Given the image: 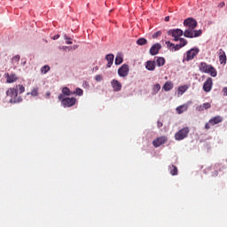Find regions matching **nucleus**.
Here are the masks:
<instances>
[{"mask_svg": "<svg viewBox=\"0 0 227 227\" xmlns=\"http://www.w3.org/2000/svg\"><path fill=\"white\" fill-rule=\"evenodd\" d=\"M157 127H158L159 129H160L161 127H163V123H162L160 121H157Z\"/></svg>", "mask_w": 227, "mask_h": 227, "instance_id": "nucleus-37", "label": "nucleus"}, {"mask_svg": "<svg viewBox=\"0 0 227 227\" xmlns=\"http://www.w3.org/2000/svg\"><path fill=\"white\" fill-rule=\"evenodd\" d=\"M188 135H189V128L184 127L176 133V136H175L176 141L184 140V138L188 137Z\"/></svg>", "mask_w": 227, "mask_h": 227, "instance_id": "nucleus-6", "label": "nucleus"}, {"mask_svg": "<svg viewBox=\"0 0 227 227\" xmlns=\"http://www.w3.org/2000/svg\"><path fill=\"white\" fill-rule=\"evenodd\" d=\"M204 129H210V124H209V123H206V124L204 125Z\"/></svg>", "mask_w": 227, "mask_h": 227, "instance_id": "nucleus-41", "label": "nucleus"}, {"mask_svg": "<svg viewBox=\"0 0 227 227\" xmlns=\"http://www.w3.org/2000/svg\"><path fill=\"white\" fill-rule=\"evenodd\" d=\"M49 70H51V67H49V66H43L41 68L42 74H47V72H49Z\"/></svg>", "mask_w": 227, "mask_h": 227, "instance_id": "nucleus-27", "label": "nucleus"}, {"mask_svg": "<svg viewBox=\"0 0 227 227\" xmlns=\"http://www.w3.org/2000/svg\"><path fill=\"white\" fill-rule=\"evenodd\" d=\"M72 96L73 95V91L70 90V89L67 88V87H64L62 88V94H60L59 96Z\"/></svg>", "mask_w": 227, "mask_h": 227, "instance_id": "nucleus-20", "label": "nucleus"}, {"mask_svg": "<svg viewBox=\"0 0 227 227\" xmlns=\"http://www.w3.org/2000/svg\"><path fill=\"white\" fill-rule=\"evenodd\" d=\"M166 142H168V137L165 136L159 137L153 141V145H154L155 148L160 147V145H165Z\"/></svg>", "mask_w": 227, "mask_h": 227, "instance_id": "nucleus-8", "label": "nucleus"}, {"mask_svg": "<svg viewBox=\"0 0 227 227\" xmlns=\"http://www.w3.org/2000/svg\"><path fill=\"white\" fill-rule=\"evenodd\" d=\"M153 90L154 91L153 94L157 93L159 90H160V87L157 86V87H154L153 89Z\"/></svg>", "mask_w": 227, "mask_h": 227, "instance_id": "nucleus-36", "label": "nucleus"}, {"mask_svg": "<svg viewBox=\"0 0 227 227\" xmlns=\"http://www.w3.org/2000/svg\"><path fill=\"white\" fill-rule=\"evenodd\" d=\"M165 22H169V16L165 17Z\"/></svg>", "mask_w": 227, "mask_h": 227, "instance_id": "nucleus-45", "label": "nucleus"}, {"mask_svg": "<svg viewBox=\"0 0 227 227\" xmlns=\"http://www.w3.org/2000/svg\"><path fill=\"white\" fill-rule=\"evenodd\" d=\"M212 90V87L210 86H204L203 90L206 91V93H208Z\"/></svg>", "mask_w": 227, "mask_h": 227, "instance_id": "nucleus-33", "label": "nucleus"}, {"mask_svg": "<svg viewBox=\"0 0 227 227\" xmlns=\"http://www.w3.org/2000/svg\"><path fill=\"white\" fill-rule=\"evenodd\" d=\"M106 59L107 61V68H111L113 67V63H114V54L110 53L106 56Z\"/></svg>", "mask_w": 227, "mask_h": 227, "instance_id": "nucleus-12", "label": "nucleus"}, {"mask_svg": "<svg viewBox=\"0 0 227 227\" xmlns=\"http://www.w3.org/2000/svg\"><path fill=\"white\" fill-rule=\"evenodd\" d=\"M222 122H223L222 116H215L214 118L210 119L209 122H207V123H209L210 126H215L218 123H222Z\"/></svg>", "mask_w": 227, "mask_h": 227, "instance_id": "nucleus-13", "label": "nucleus"}, {"mask_svg": "<svg viewBox=\"0 0 227 227\" xmlns=\"http://www.w3.org/2000/svg\"><path fill=\"white\" fill-rule=\"evenodd\" d=\"M224 5H225L224 2H222V3H220V4H218V7H219V8H224Z\"/></svg>", "mask_w": 227, "mask_h": 227, "instance_id": "nucleus-40", "label": "nucleus"}, {"mask_svg": "<svg viewBox=\"0 0 227 227\" xmlns=\"http://www.w3.org/2000/svg\"><path fill=\"white\" fill-rule=\"evenodd\" d=\"M145 68L150 72H153L155 70V61L154 60H148L145 62Z\"/></svg>", "mask_w": 227, "mask_h": 227, "instance_id": "nucleus-16", "label": "nucleus"}, {"mask_svg": "<svg viewBox=\"0 0 227 227\" xmlns=\"http://www.w3.org/2000/svg\"><path fill=\"white\" fill-rule=\"evenodd\" d=\"M163 86H173V83L171 82H167Z\"/></svg>", "mask_w": 227, "mask_h": 227, "instance_id": "nucleus-39", "label": "nucleus"}, {"mask_svg": "<svg viewBox=\"0 0 227 227\" xmlns=\"http://www.w3.org/2000/svg\"><path fill=\"white\" fill-rule=\"evenodd\" d=\"M123 63V55L121 53H117L115 58V65H121Z\"/></svg>", "mask_w": 227, "mask_h": 227, "instance_id": "nucleus-21", "label": "nucleus"}, {"mask_svg": "<svg viewBox=\"0 0 227 227\" xmlns=\"http://www.w3.org/2000/svg\"><path fill=\"white\" fill-rule=\"evenodd\" d=\"M187 90H188V87H184V86L178 87L177 95L182 96L183 93H184Z\"/></svg>", "mask_w": 227, "mask_h": 227, "instance_id": "nucleus-24", "label": "nucleus"}, {"mask_svg": "<svg viewBox=\"0 0 227 227\" xmlns=\"http://www.w3.org/2000/svg\"><path fill=\"white\" fill-rule=\"evenodd\" d=\"M184 26L187 27L184 33V36H185V38H198V36H201V35H203V31H201V29L194 30L198 27V21L193 18L184 20Z\"/></svg>", "mask_w": 227, "mask_h": 227, "instance_id": "nucleus-1", "label": "nucleus"}, {"mask_svg": "<svg viewBox=\"0 0 227 227\" xmlns=\"http://www.w3.org/2000/svg\"><path fill=\"white\" fill-rule=\"evenodd\" d=\"M137 45H146V43H148V40L142 37L137 40Z\"/></svg>", "mask_w": 227, "mask_h": 227, "instance_id": "nucleus-23", "label": "nucleus"}, {"mask_svg": "<svg viewBox=\"0 0 227 227\" xmlns=\"http://www.w3.org/2000/svg\"><path fill=\"white\" fill-rule=\"evenodd\" d=\"M95 79H96V81H97L98 82H100L103 78H102V75L97 74L96 77H95Z\"/></svg>", "mask_w": 227, "mask_h": 227, "instance_id": "nucleus-34", "label": "nucleus"}, {"mask_svg": "<svg viewBox=\"0 0 227 227\" xmlns=\"http://www.w3.org/2000/svg\"><path fill=\"white\" fill-rule=\"evenodd\" d=\"M73 95L76 94V96L82 97L83 94L82 89L76 88V90L72 91Z\"/></svg>", "mask_w": 227, "mask_h": 227, "instance_id": "nucleus-25", "label": "nucleus"}, {"mask_svg": "<svg viewBox=\"0 0 227 227\" xmlns=\"http://www.w3.org/2000/svg\"><path fill=\"white\" fill-rule=\"evenodd\" d=\"M24 87H12L6 91L7 97H11L10 102L12 104L20 103L22 101L21 97H19L18 94L24 92Z\"/></svg>", "mask_w": 227, "mask_h": 227, "instance_id": "nucleus-2", "label": "nucleus"}, {"mask_svg": "<svg viewBox=\"0 0 227 227\" xmlns=\"http://www.w3.org/2000/svg\"><path fill=\"white\" fill-rule=\"evenodd\" d=\"M160 49H162V45H160V43H156L155 44H153L149 52L151 54V56H157V54L159 53V51H160Z\"/></svg>", "mask_w": 227, "mask_h": 227, "instance_id": "nucleus-10", "label": "nucleus"}, {"mask_svg": "<svg viewBox=\"0 0 227 227\" xmlns=\"http://www.w3.org/2000/svg\"><path fill=\"white\" fill-rule=\"evenodd\" d=\"M166 44L168 45V49H169L170 51H173V50L175 49V43H173L168 41V42H166Z\"/></svg>", "mask_w": 227, "mask_h": 227, "instance_id": "nucleus-29", "label": "nucleus"}, {"mask_svg": "<svg viewBox=\"0 0 227 227\" xmlns=\"http://www.w3.org/2000/svg\"><path fill=\"white\" fill-rule=\"evenodd\" d=\"M58 98L60 100V104L64 107H72L77 103L75 98H64L63 95H59Z\"/></svg>", "mask_w": 227, "mask_h": 227, "instance_id": "nucleus-4", "label": "nucleus"}, {"mask_svg": "<svg viewBox=\"0 0 227 227\" xmlns=\"http://www.w3.org/2000/svg\"><path fill=\"white\" fill-rule=\"evenodd\" d=\"M223 93L227 97V87L223 89Z\"/></svg>", "mask_w": 227, "mask_h": 227, "instance_id": "nucleus-42", "label": "nucleus"}, {"mask_svg": "<svg viewBox=\"0 0 227 227\" xmlns=\"http://www.w3.org/2000/svg\"><path fill=\"white\" fill-rule=\"evenodd\" d=\"M184 30L180 28L170 29L168 31V36L174 37V42H178L179 40H182L180 36H184Z\"/></svg>", "mask_w": 227, "mask_h": 227, "instance_id": "nucleus-5", "label": "nucleus"}, {"mask_svg": "<svg viewBox=\"0 0 227 227\" xmlns=\"http://www.w3.org/2000/svg\"><path fill=\"white\" fill-rule=\"evenodd\" d=\"M120 77H127L129 75V65L124 64L118 69Z\"/></svg>", "mask_w": 227, "mask_h": 227, "instance_id": "nucleus-9", "label": "nucleus"}, {"mask_svg": "<svg viewBox=\"0 0 227 227\" xmlns=\"http://www.w3.org/2000/svg\"><path fill=\"white\" fill-rule=\"evenodd\" d=\"M114 88V91H120L121 87H113Z\"/></svg>", "mask_w": 227, "mask_h": 227, "instance_id": "nucleus-44", "label": "nucleus"}, {"mask_svg": "<svg viewBox=\"0 0 227 227\" xmlns=\"http://www.w3.org/2000/svg\"><path fill=\"white\" fill-rule=\"evenodd\" d=\"M200 72L202 74H208L211 77H217V70L212 65L207 64V62H201L199 65Z\"/></svg>", "mask_w": 227, "mask_h": 227, "instance_id": "nucleus-3", "label": "nucleus"}, {"mask_svg": "<svg viewBox=\"0 0 227 227\" xmlns=\"http://www.w3.org/2000/svg\"><path fill=\"white\" fill-rule=\"evenodd\" d=\"M169 172H170V175H172V176H177V173H178L177 167L171 165L169 167Z\"/></svg>", "mask_w": 227, "mask_h": 227, "instance_id": "nucleus-22", "label": "nucleus"}, {"mask_svg": "<svg viewBox=\"0 0 227 227\" xmlns=\"http://www.w3.org/2000/svg\"><path fill=\"white\" fill-rule=\"evenodd\" d=\"M161 35H162V32L157 31L153 35V38H159V36H160Z\"/></svg>", "mask_w": 227, "mask_h": 227, "instance_id": "nucleus-32", "label": "nucleus"}, {"mask_svg": "<svg viewBox=\"0 0 227 227\" xmlns=\"http://www.w3.org/2000/svg\"><path fill=\"white\" fill-rule=\"evenodd\" d=\"M163 90H165V91H169L172 90V87L165 86V87H163Z\"/></svg>", "mask_w": 227, "mask_h": 227, "instance_id": "nucleus-38", "label": "nucleus"}, {"mask_svg": "<svg viewBox=\"0 0 227 227\" xmlns=\"http://www.w3.org/2000/svg\"><path fill=\"white\" fill-rule=\"evenodd\" d=\"M226 53L223 49L219 50V61L221 65H226Z\"/></svg>", "mask_w": 227, "mask_h": 227, "instance_id": "nucleus-11", "label": "nucleus"}, {"mask_svg": "<svg viewBox=\"0 0 227 227\" xmlns=\"http://www.w3.org/2000/svg\"><path fill=\"white\" fill-rule=\"evenodd\" d=\"M6 75H7V82L9 83L15 82L19 79V77H17V74H7Z\"/></svg>", "mask_w": 227, "mask_h": 227, "instance_id": "nucleus-19", "label": "nucleus"}, {"mask_svg": "<svg viewBox=\"0 0 227 227\" xmlns=\"http://www.w3.org/2000/svg\"><path fill=\"white\" fill-rule=\"evenodd\" d=\"M27 95H32V97L38 96V88L33 89L32 92H27Z\"/></svg>", "mask_w": 227, "mask_h": 227, "instance_id": "nucleus-26", "label": "nucleus"}, {"mask_svg": "<svg viewBox=\"0 0 227 227\" xmlns=\"http://www.w3.org/2000/svg\"><path fill=\"white\" fill-rule=\"evenodd\" d=\"M154 61L157 67H164L166 65V59L163 57H154Z\"/></svg>", "mask_w": 227, "mask_h": 227, "instance_id": "nucleus-15", "label": "nucleus"}, {"mask_svg": "<svg viewBox=\"0 0 227 227\" xmlns=\"http://www.w3.org/2000/svg\"><path fill=\"white\" fill-rule=\"evenodd\" d=\"M12 61L14 63H19V61H20V55H16L12 58Z\"/></svg>", "mask_w": 227, "mask_h": 227, "instance_id": "nucleus-30", "label": "nucleus"}, {"mask_svg": "<svg viewBox=\"0 0 227 227\" xmlns=\"http://www.w3.org/2000/svg\"><path fill=\"white\" fill-rule=\"evenodd\" d=\"M65 40H67V41H66V43H67V45H72L73 43H72V41H70V38H68V37L66 36V37H65Z\"/></svg>", "mask_w": 227, "mask_h": 227, "instance_id": "nucleus-35", "label": "nucleus"}, {"mask_svg": "<svg viewBox=\"0 0 227 227\" xmlns=\"http://www.w3.org/2000/svg\"><path fill=\"white\" fill-rule=\"evenodd\" d=\"M213 80L212 78H207V81L204 82L203 86H212Z\"/></svg>", "mask_w": 227, "mask_h": 227, "instance_id": "nucleus-28", "label": "nucleus"}, {"mask_svg": "<svg viewBox=\"0 0 227 227\" xmlns=\"http://www.w3.org/2000/svg\"><path fill=\"white\" fill-rule=\"evenodd\" d=\"M207 109H210V103H204L196 107V110L199 112H204Z\"/></svg>", "mask_w": 227, "mask_h": 227, "instance_id": "nucleus-17", "label": "nucleus"}, {"mask_svg": "<svg viewBox=\"0 0 227 227\" xmlns=\"http://www.w3.org/2000/svg\"><path fill=\"white\" fill-rule=\"evenodd\" d=\"M176 114H182L184 112L188 111V105H182V106L176 107Z\"/></svg>", "mask_w": 227, "mask_h": 227, "instance_id": "nucleus-18", "label": "nucleus"}, {"mask_svg": "<svg viewBox=\"0 0 227 227\" xmlns=\"http://www.w3.org/2000/svg\"><path fill=\"white\" fill-rule=\"evenodd\" d=\"M155 86H160L159 84H156Z\"/></svg>", "mask_w": 227, "mask_h": 227, "instance_id": "nucleus-46", "label": "nucleus"}, {"mask_svg": "<svg viewBox=\"0 0 227 227\" xmlns=\"http://www.w3.org/2000/svg\"><path fill=\"white\" fill-rule=\"evenodd\" d=\"M200 54V50L198 48H192L190 51H186V58L183 61H191Z\"/></svg>", "mask_w": 227, "mask_h": 227, "instance_id": "nucleus-7", "label": "nucleus"}, {"mask_svg": "<svg viewBox=\"0 0 227 227\" xmlns=\"http://www.w3.org/2000/svg\"><path fill=\"white\" fill-rule=\"evenodd\" d=\"M180 43L179 44H175L174 46V51H180L182 47H185L187 45V41L184 38H182L179 40Z\"/></svg>", "mask_w": 227, "mask_h": 227, "instance_id": "nucleus-14", "label": "nucleus"}, {"mask_svg": "<svg viewBox=\"0 0 227 227\" xmlns=\"http://www.w3.org/2000/svg\"><path fill=\"white\" fill-rule=\"evenodd\" d=\"M58 38H59V35H55L52 37V40H58Z\"/></svg>", "mask_w": 227, "mask_h": 227, "instance_id": "nucleus-43", "label": "nucleus"}, {"mask_svg": "<svg viewBox=\"0 0 227 227\" xmlns=\"http://www.w3.org/2000/svg\"><path fill=\"white\" fill-rule=\"evenodd\" d=\"M112 86H121V83L118 80H113Z\"/></svg>", "mask_w": 227, "mask_h": 227, "instance_id": "nucleus-31", "label": "nucleus"}]
</instances>
